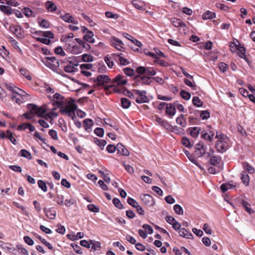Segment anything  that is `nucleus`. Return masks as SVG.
Instances as JSON below:
<instances>
[{
  "mask_svg": "<svg viewBox=\"0 0 255 255\" xmlns=\"http://www.w3.org/2000/svg\"><path fill=\"white\" fill-rule=\"evenodd\" d=\"M53 105H57L61 108L60 111L63 114L70 118L75 122V124L79 127L80 123L77 121L75 112L77 109V106L75 104V101L72 99L69 100L64 99L61 95L56 93L54 95Z\"/></svg>",
  "mask_w": 255,
  "mask_h": 255,
  "instance_id": "1",
  "label": "nucleus"
},
{
  "mask_svg": "<svg viewBox=\"0 0 255 255\" xmlns=\"http://www.w3.org/2000/svg\"><path fill=\"white\" fill-rule=\"evenodd\" d=\"M241 178L242 181V182L246 186L249 185L250 182V179L248 173L246 171H243L241 173Z\"/></svg>",
  "mask_w": 255,
  "mask_h": 255,
  "instance_id": "31",
  "label": "nucleus"
},
{
  "mask_svg": "<svg viewBox=\"0 0 255 255\" xmlns=\"http://www.w3.org/2000/svg\"><path fill=\"white\" fill-rule=\"evenodd\" d=\"M140 197L141 200L146 206L151 207L154 205L153 199L150 195L141 194Z\"/></svg>",
  "mask_w": 255,
  "mask_h": 255,
  "instance_id": "14",
  "label": "nucleus"
},
{
  "mask_svg": "<svg viewBox=\"0 0 255 255\" xmlns=\"http://www.w3.org/2000/svg\"><path fill=\"white\" fill-rule=\"evenodd\" d=\"M54 208H43V212L45 216L49 219H54L56 215V212L53 210Z\"/></svg>",
  "mask_w": 255,
  "mask_h": 255,
  "instance_id": "18",
  "label": "nucleus"
},
{
  "mask_svg": "<svg viewBox=\"0 0 255 255\" xmlns=\"http://www.w3.org/2000/svg\"><path fill=\"white\" fill-rule=\"evenodd\" d=\"M106 16L109 18L117 19L119 15L117 14H114L112 12L107 11L105 13Z\"/></svg>",
  "mask_w": 255,
  "mask_h": 255,
  "instance_id": "63",
  "label": "nucleus"
},
{
  "mask_svg": "<svg viewBox=\"0 0 255 255\" xmlns=\"http://www.w3.org/2000/svg\"><path fill=\"white\" fill-rule=\"evenodd\" d=\"M37 41L42 42V43L48 45L50 44L51 41L49 39H48L45 37H38L36 38Z\"/></svg>",
  "mask_w": 255,
  "mask_h": 255,
  "instance_id": "61",
  "label": "nucleus"
},
{
  "mask_svg": "<svg viewBox=\"0 0 255 255\" xmlns=\"http://www.w3.org/2000/svg\"><path fill=\"white\" fill-rule=\"evenodd\" d=\"M172 23L176 27H184L186 26L185 24L181 20L175 18L172 19Z\"/></svg>",
  "mask_w": 255,
  "mask_h": 255,
  "instance_id": "33",
  "label": "nucleus"
},
{
  "mask_svg": "<svg viewBox=\"0 0 255 255\" xmlns=\"http://www.w3.org/2000/svg\"><path fill=\"white\" fill-rule=\"evenodd\" d=\"M210 163L213 166L221 165L222 158L219 156H212L210 159Z\"/></svg>",
  "mask_w": 255,
  "mask_h": 255,
  "instance_id": "25",
  "label": "nucleus"
},
{
  "mask_svg": "<svg viewBox=\"0 0 255 255\" xmlns=\"http://www.w3.org/2000/svg\"><path fill=\"white\" fill-rule=\"evenodd\" d=\"M81 30L84 33V41L88 42L91 43H93L95 42V39L93 37L94 33L92 31L89 30L85 26H81Z\"/></svg>",
  "mask_w": 255,
  "mask_h": 255,
  "instance_id": "7",
  "label": "nucleus"
},
{
  "mask_svg": "<svg viewBox=\"0 0 255 255\" xmlns=\"http://www.w3.org/2000/svg\"><path fill=\"white\" fill-rule=\"evenodd\" d=\"M10 31L13 33L17 37H21L22 36V30L20 26H11L9 27Z\"/></svg>",
  "mask_w": 255,
  "mask_h": 255,
  "instance_id": "21",
  "label": "nucleus"
},
{
  "mask_svg": "<svg viewBox=\"0 0 255 255\" xmlns=\"http://www.w3.org/2000/svg\"><path fill=\"white\" fill-rule=\"evenodd\" d=\"M20 72L21 74V75L24 76L28 80H31V76L29 75L28 72L26 69H21L20 70Z\"/></svg>",
  "mask_w": 255,
  "mask_h": 255,
  "instance_id": "62",
  "label": "nucleus"
},
{
  "mask_svg": "<svg viewBox=\"0 0 255 255\" xmlns=\"http://www.w3.org/2000/svg\"><path fill=\"white\" fill-rule=\"evenodd\" d=\"M94 133L99 137H103L104 134V130L102 128H97L94 130Z\"/></svg>",
  "mask_w": 255,
  "mask_h": 255,
  "instance_id": "54",
  "label": "nucleus"
},
{
  "mask_svg": "<svg viewBox=\"0 0 255 255\" xmlns=\"http://www.w3.org/2000/svg\"><path fill=\"white\" fill-rule=\"evenodd\" d=\"M57 228L55 229V231L57 233L62 235L65 233L66 229L63 225H62L60 224H58L57 225Z\"/></svg>",
  "mask_w": 255,
  "mask_h": 255,
  "instance_id": "43",
  "label": "nucleus"
},
{
  "mask_svg": "<svg viewBox=\"0 0 255 255\" xmlns=\"http://www.w3.org/2000/svg\"><path fill=\"white\" fill-rule=\"evenodd\" d=\"M60 17L63 20L67 22H72L76 24L78 23V20H75L74 18L69 13H66L64 15H61Z\"/></svg>",
  "mask_w": 255,
  "mask_h": 255,
  "instance_id": "24",
  "label": "nucleus"
},
{
  "mask_svg": "<svg viewBox=\"0 0 255 255\" xmlns=\"http://www.w3.org/2000/svg\"><path fill=\"white\" fill-rule=\"evenodd\" d=\"M90 48L91 46L89 43L81 40V53L88 51Z\"/></svg>",
  "mask_w": 255,
  "mask_h": 255,
  "instance_id": "34",
  "label": "nucleus"
},
{
  "mask_svg": "<svg viewBox=\"0 0 255 255\" xmlns=\"http://www.w3.org/2000/svg\"><path fill=\"white\" fill-rule=\"evenodd\" d=\"M39 24L43 28H48L49 27V22L44 19H39L38 21Z\"/></svg>",
  "mask_w": 255,
  "mask_h": 255,
  "instance_id": "55",
  "label": "nucleus"
},
{
  "mask_svg": "<svg viewBox=\"0 0 255 255\" xmlns=\"http://www.w3.org/2000/svg\"><path fill=\"white\" fill-rule=\"evenodd\" d=\"M215 135V132L213 130L208 129L201 132V137L204 140H208L209 142H212Z\"/></svg>",
  "mask_w": 255,
  "mask_h": 255,
  "instance_id": "10",
  "label": "nucleus"
},
{
  "mask_svg": "<svg viewBox=\"0 0 255 255\" xmlns=\"http://www.w3.org/2000/svg\"><path fill=\"white\" fill-rule=\"evenodd\" d=\"M215 138L218 139L215 144V147L218 151L221 153L225 152L229 147V138L225 134L217 131Z\"/></svg>",
  "mask_w": 255,
  "mask_h": 255,
  "instance_id": "2",
  "label": "nucleus"
},
{
  "mask_svg": "<svg viewBox=\"0 0 255 255\" xmlns=\"http://www.w3.org/2000/svg\"><path fill=\"white\" fill-rule=\"evenodd\" d=\"M20 153L21 156L25 157L27 159H31L32 155L30 153L25 149H22L20 151Z\"/></svg>",
  "mask_w": 255,
  "mask_h": 255,
  "instance_id": "47",
  "label": "nucleus"
},
{
  "mask_svg": "<svg viewBox=\"0 0 255 255\" xmlns=\"http://www.w3.org/2000/svg\"><path fill=\"white\" fill-rule=\"evenodd\" d=\"M110 79L109 77L106 75H101L98 76L97 78L94 80L95 82H98L99 85H103L106 83H108Z\"/></svg>",
  "mask_w": 255,
  "mask_h": 255,
  "instance_id": "17",
  "label": "nucleus"
},
{
  "mask_svg": "<svg viewBox=\"0 0 255 255\" xmlns=\"http://www.w3.org/2000/svg\"><path fill=\"white\" fill-rule=\"evenodd\" d=\"M127 202L132 207H138L137 202L134 199L130 197L128 198Z\"/></svg>",
  "mask_w": 255,
  "mask_h": 255,
  "instance_id": "56",
  "label": "nucleus"
},
{
  "mask_svg": "<svg viewBox=\"0 0 255 255\" xmlns=\"http://www.w3.org/2000/svg\"><path fill=\"white\" fill-rule=\"evenodd\" d=\"M155 121L160 126L163 127L165 128H167L170 126L167 121L161 119L159 117L156 116L155 118Z\"/></svg>",
  "mask_w": 255,
  "mask_h": 255,
  "instance_id": "29",
  "label": "nucleus"
},
{
  "mask_svg": "<svg viewBox=\"0 0 255 255\" xmlns=\"http://www.w3.org/2000/svg\"><path fill=\"white\" fill-rule=\"evenodd\" d=\"M111 45L116 48L117 50L123 51L124 49V48L123 47L124 43L119 38L116 37H112V39L111 40Z\"/></svg>",
  "mask_w": 255,
  "mask_h": 255,
  "instance_id": "11",
  "label": "nucleus"
},
{
  "mask_svg": "<svg viewBox=\"0 0 255 255\" xmlns=\"http://www.w3.org/2000/svg\"><path fill=\"white\" fill-rule=\"evenodd\" d=\"M67 44V48L69 51L73 54H78L79 52V45L80 44V39L75 38L72 40L65 42Z\"/></svg>",
  "mask_w": 255,
  "mask_h": 255,
  "instance_id": "5",
  "label": "nucleus"
},
{
  "mask_svg": "<svg viewBox=\"0 0 255 255\" xmlns=\"http://www.w3.org/2000/svg\"><path fill=\"white\" fill-rule=\"evenodd\" d=\"M166 113L169 116H173L176 113L175 106L174 104L171 103L167 104Z\"/></svg>",
  "mask_w": 255,
  "mask_h": 255,
  "instance_id": "22",
  "label": "nucleus"
},
{
  "mask_svg": "<svg viewBox=\"0 0 255 255\" xmlns=\"http://www.w3.org/2000/svg\"><path fill=\"white\" fill-rule=\"evenodd\" d=\"M27 108L30 113H26L24 114V117L27 119H31L32 118V114H35L38 117H43L46 113V110L43 107H39L34 104H28Z\"/></svg>",
  "mask_w": 255,
  "mask_h": 255,
  "instance_id": "3",
  "label": "nucleus"
},
{
  "mask_svg": "<svg viewBox=\"0 0 255 255\" xmlns=\"http://www.w3.org/2000/svg\"><path fill=\"white\" fill-rule=\"evenodd\" d=\"M179 234L181 237L186 239H192L193 238V235L184 228L179 230Z\"/></svg>",
  "mask_w": 255,
  "mask_h": 255,
  "instance_id": "28",
  "label": "nucleus"
},
{
  "mask_svg": "<svg viewBox=\"0 0 255 255\" xmlns=\"http://www.w3.org/2000/svg\"><path fill=\"white\" fill-rule=\"evenodd\" d=\"M5 87L7 90H9L10 91H12V93H18L17 90L19 89L17 87H14L11 84H5Z\"/></svg>",
  "mask_w": 255,
  "mask_h": 255,
  "instance_id": "50",
  "label": "nucleus"
},
{
  "mask_svg": "<svg viewBox=\"0 0 255 255\" xmlns=\"http://www.w3.org/2000/svg\"><path fill=\"white\" fill-rule=\"evenodd\" d=\"M114 83L118 85H125L127 84V80L123 79V76L121 75H118L113 80Z\"/></svg>",
  "mask_w": 255,
  "mask_h": 255,
  "instance_id": "26",
  "label": "nucleus"
},
{
  "mask_svg": "<svg viewBox=\"0 0 255 255\" xmlns=\"http://www.w3.org/2000/svg\"><path fill=\"white\" fill-rule=\"evenodd\" d=\"M81 61L83 62H91L93 61V57L88 54H83L81 57Z\"/></svg>",
  "mask_w": 255,
  "mask_h": 255,
  "instance_id": "45",
  "label": "nucleus"
},
{
  "mask_svg": "<svg viewBox=\"0 0 255 255\" xmlns=\"http://www.w3.org/2000/svg\"><path fill=\"white\" fill-rule=\"evenodd\" d=\"M0 10L7 15H10L12 13V9L8 6L0 5Z\"/></svg>",
  "mask_w": 255,
  "mask_h": 255,
  "instance_id": "35",
  "label": "nucleus"
},
{
  "mask_svg": "<svg viewBox=\"0 0 255 255\" xmlns=\"http://www.w3.org/2000/svg\"><path fill=\"white\" fill-rule=\"evenodd\" d=\"M243 166L245 169L248 171L249 173H253L255 172L254 168L251 166L248 162H243Z\"/></svg>",
  "mask_w": 255,
  "mask_h": 255,
  "instance_id": "46",
  "label": "nucleus"
},
{
  "mask_svg": "<svg viewBox=\"0 0 255 255\" xmlns=\"http://www.w3.org/2000/svg\"><path fill=\"white\" fill-rule=\"evenodd\" d=\"M136 72L139 75L145 74L148 76H154L156 74V72L153 67L140 66L136 68Z\"/></svg>",
  "mask_w": 255,
  "mask_h": 255,
  "instance_id": "6",
  "label": "nucleus"
},
{
  "mask_svg": "<svg viewBox=\"0 0 255 255\" xmlns=\"http://www.w3.org/2000/svg\"><path fill=\"white\" fill-rule=\"evenodd\" d=\"M41 61L44 65L53 71H56L60 66L59 60L54 57H45Z\"/></svg>",
  "mask_w": 255,
  "mask_h": 255,
  "instance_id": "4",
  "label": "nucleus"
},
{
  "mask_svg": "<svg viewBox=\"0 0 255 255\" xmlns=\"http://www.w3.org/2000/svg\"><path fill=\"white\" fill-rule=\"evenodd\" d=\"M38 185L39 187L41 188L42 191H43L44 192L47 191V188L45 183L43 181L41 180H39L38 181Z\"/></svg>",
  "mask_w": 255,
  "mask_h": 255,
  "instance_id": "58",
  "label": "nucleus"
},
{
  "mask_svg": "<svg viewBox=\"0 0 255 255\" xmlns=\"http://www.w3.org/2000/svg\"><path fill=\"white\" fill-rule=\"evenodd\" d=\"M94 142L98 145L101 149H103L104 146L107 144V142L105 140L100 139L98 138H94Z\"/></svg>",
  "mask_w": 255,
  "mask_h": 255,
  "instance_id": "36",
  "label": "nucleus"
},
{
  "mask_svg": "<svg viewBox=\"0 0 255 255\" xmlns=\"http://www.w3.org/2000/svg\"><path fill=\"white\" fill-rule=\"evenodd\" d=\"M0 2L2 4H6L8 5L16 6L18 3L15 0H0Z\"/></svg>",
  "mask_w": 255,
  "mask_h": 255,
  "instance_id": "38",
  "label": "nucleus"
},
{
  "mask_svg": "<svg viewBox=\"0 0 255 255\" xmlns=\"http://www.w3.org/2000/svg\"><path fill=\"white\" fill-rule=\"evenodd\" d=\"M23 240L24 242L29 246H32L34 244L33 240L29 236H24L23 238Z\"/></svg>",
  "mask_w": 255,
  "mask_h": 255,
  "instance_id": "40",
  "label": "nucleus"
},
{
  "mask_svg": "<svg viewBox=\"0 0 255 255\" xmlns=\"http://www.w3.org/2000/svg\"><path fill=\"white\" fill-rule=\"evenodd\" d=\"M7 138H8L12 143L16 144L17 143V141L16 139L13 137L12 132L9 130H7Z\"/></svg>",
  "mask_w": 255,
  "mask_h": 255,
  "instance_id": "59",
  "label": "nucleus"
},
{
  "mask_svg": "<svg viewBox=\"0 0 255 255\" xmlns=\"http://www.w3.org/2000/svg\"><path fill=\"white\" fill-rule=\"evenodd\" d=\"M193 104L197 107H201L202 106L203 102L198 97H194L192 99Z\"/></svg>",
  "mask_w": 255,
  "mask_h": 255,
  "instance_id": "39",
  "label": "nucleus"
},
{
  "mask_svg": "<svg viewBox=\"0 0 255 255\" xmlns=\"http://www.w3.org/2000/svg\"><path fill=\"white\" fill-rule=\"evenodd\" d=\"M123 70L125 74L128 76H131L134 74V70L130 68H125Z\"/></svg>",
  "mask_w": 255,
  "mask_h": 255,
  "instance_id": "60",
  "label": "nucleus"
},
{
  "mask_svg": "<svg viewBox=\"0 0 255 255\" xmlns=\"http://www.w3.org/2000/svg\"><path fill=\"white\" fill-rule=\"evenodd\" d=\"M188 130L192 137L197 138L201 131V128L199 127H192L189 128Z\"/></svg>",
  "mask_w": 255,
  "mask_h": 255,
  "instance_id": "23",
  "label": "nucleus"
},
{
  "mask_svg": "<svg viewBox=\"0 0 255 255\" xmlns=\"http://www.w3.org/2000/svg\"><path fill=\"white\" fill-rule=\"evenodd\" d=\"M122 53L116 54L114 53L112 54L113 59L119 64L122 65H127L129 64V61L126 58H124L123 56Z\"/></svg>",
  "mask_w": 255,
  "mask_h": 255,
  "instance_id": "13",
  "label": "nucleus"
},
{
  "mask_svg": "<svg viewBox=\"0 0 255 255\" xmlns=\"http://www.w3.org/2000/svg\"><path fill=\"white\" fill-rule=\"evenodd\" d=\"M121 105L123 108L128 109L130 107L131 103L128 99L126 98H121Z\"/></svg>",
  "mask_w": 255,
  "mask_h": 255,
  "instance_id": "37",
  "label": "nucleus"
},
{
  "mask_svg": "<svg viewBox=\"0 0 255 255\" xmlns=\"http://www.w3.org/2000/svg\"><path fill=\"white\" fill-rule=\"evenodd\" d=\"M93 125V122L92 119H87L83 121V127L85 130L88 132L92 131V127Z\"/></svg>",
  "mask_w": 255,
  "mask_h": 255,
  "instance_id": "19",
  "label": "nucleus"
},
{
  "mask_svg": "<svg viewBox=\"0 0 255 255\" xmlns=\"http://www.w3.org/2000/svg\"><path fill=\"white\" fill-rule=\"evenodd\" d=\"M132 5L137 9L140 10H144L145 7L144 2L138 0H134L132 1Z\"/></svg>",
  "mask_w": 255,
  "mask_h": 255,
  "instance_id": "27",
  "label": "nucleus"
},
{
  "mask_svg": "<svg viewBox=\"0 0 255 255\" xmlns=\"http://www.w3.org/2000/svg\"><path fill=\"white\" fill-rule=\"evenodd\" d=\"M133 92L137 96L135 100L137 103L141 104L147 102L148 99L146 96V91L133 90Z\"/></svg>",
  "mask_w": 255,
  "mask_h": 255,
  "instance_id": "8",
  "label": "nucleus"
},
{
  "mask_svg": "<svg viewBox=\"0 0 255 255\" xmlns=\"http://www.w3.org/2000/svg\"><path fill=\"white\" fill-rule=\"evenodd\" d=\"M200 117L203 120L207 119L210 117V113L207 111H202L200 113Z\"/></svg>",
  "mask_w": 255,
  "mask_h": 255,
  "instance_id": "64",
  "label": "nucleus"
},
{
  "mask_svg": "<svg viewBox=\"0 0 255 255\" xmlns=\"http://www.w3.org/2000/svg\"><path fill=\"white\" fill-rule=\"evenodd\" d=\"M234 186L231 184H223L221 185L220 188L222 192H224L227 191L230 189H232Z\"/></svg>",
  "mask_w": 255,
  "mask_h": 255,
  "instance_id": "51",
  "label": "nucleus"
},
{
  "mask_svg": "<svg viewBox=\"0 0 255 255\" xmlns=\"http://www.w3.org/2000/svg\"><path fill=\"white\" fill-rule=\"evenodd\" d=\"M17 91L18 93H13V95H12L11 99L15 103L20 104L22 102V97L24 96V94H25V92L20 89Z\"/></svg>",
  "mask_w": 255,
  "mask_h": 255,
  "instance_id": "16",
  "label": "nucleus"
},
{
  "mask_svg": "<svg viewBox=\"0 0 255 255\" xmlns=\"http://www.w3.org/2000/svg\"><path fill=\"white\" fill-rule=\"evenodd\" d=\"M57 114L54 112H50L47 114H44L43 117H44L46 120L48 119L52 120L53 118L57 117Z\"/></svg>",
  "mask_w": 255,
  "mask_h": 255,
  "instance_id": "49",
  "label": "nucleus"
},
{
  "mask_svg": "<svg viewBox=\"0 0 255 255\" xmlns=\"http://www.w3.org/2000/svg\"><path fill=\"white\" fill-rule=\"evenodd\" d=\"M180 95L182 97V98L186 100H188L191 98L190 94L189 92H186L184 90H182L180 92Z\"/></svg>",
  "mask_w": 255,
  "mask_h": 255,
  "instance_id": "57",
  "label": "nucleus"
},
{
  "mask_svg": "<svg viewBox=\"0 0 255 255\" xmlns=\"http://www.w3.org/2000/svg\"><path fill=\"white\" fill-rule=\"evenodd\" d=\"M181 142L182 144L187 147L190 148L192 146V144H191L189 139L186 137H182Z\"/></svg>",
  "mask_w": 255,
  "mask_h": 255,
  "instance_id": "52",
  "label": "nucleus"
},
{
  "mask_svg": "<svg viewBox=\"0 0 255 255\" xmlns=\"http://www.w3.org/2000/svg\"><path fill=\"white\" fill-rule=\"evenodd\" d=\"M206 149L207 146H205L203 142H199L195 145L196 155L199 157H202L203 155L206 154Z\"/></svg>",
  "mask_w": 255,
  "mask_h": 255,
  "instance_id": "12",
  "label": "nucleus"
},
{
  "mask_svg": "<svg viewBox=\"0 0 255 255\" xmlns=\"http://www.w3.org/2000/svg\"><path fill=\"white\" fill-rule=\"evenodd\" d=\"M135 79L137 86L149 85L152 82L151 78L147 76H136Z\"/></svg>",
  "mask_w": 255,
  "mask_h": 255,
  "instance_id": "9",
  "label": "nucleus"
},
{
  "mask_svg": "<svg viewBox=\"0 0 255 255\" xmlns=\"http://www.w3.org/2000/svg\"><path fill=\"white\" fill-rule=\"evenodd\" d=\"M238 54H239V56L245 59V60L248 63H249L250 61L246 57V50L245 48L244 47H239L237 48Z\"/></svg>",
  "mask_w": 255,
  "mask_h": 255,
  "instance_id": "32",
  "label": "nucleus"
},
{
  "mask_svg": "<svg viewBox=\"0 0 255 255\" xmlns=\"http://www.w3.org/2000/svg\"><path fill=\"white\" fill-rule=\"evenodd\" d=\"M16 248L18 251H20V252L21 254H23L24 255H29L28 250L27 249H26L25 248H24L23 247V245L22 244H16Z\"/></svg>",
  "mask_w": 255,
  "mask_h": 255,
  "instance_id": "41",
  "label": "nucleus"
},
{
  "mask_svg": "<svg viewBox=\"0 0 255 255\" xmlns=\"http://www.w3.org/2000/svg\"><path fill=\"white\" fill-rule=\"evenodd\" d=\"M46 5L47 7V9L49 11H55L56 9V6L55 5V4L51 1H48L46 3Z\"/></svg>",
  "mask_w": 255,
  "mask_h": 255,
  "instance_id": "44",
  "label": "nucleus"
},
{
  "mask_svg": "<svg viewBox=\"0 0 255 255\" xmlns=\"http://www.w3.org/2000/svg\"><path fill=\"white\" fill-rule=\"evenodd\" d=\"M117 150L118 152L124 156H128L129 154V151L125 146L121 143H119L117 145Z\"/></svg>",
  "mask_w": 255,
  "mask_h": 255,
  "instance_id": "20",
  "label": "nucleus"
},
{
  "mask_svg": "<svg viewBox=\"0 0 255 255\" xmlns=\"http://www.w3.org/2000/svg\"><path fill=\"white\" fill-rule=\"evenodd\" d=\"M39 229L42 232L46 234H51L52 233V231L50 229L45 227L43 225H40L39 226Z\"/></svg>",
  "mask_w": 255,
  "mask_h": 255,
  "instance_id": "53",
  "label": "nucleus"
},
{
  "mask_svg": "<svg viewBox=\"0 0 255 255\" xmlns=\"http://www.w3.org/2000/svg\"><path fill=\"white\" fill-rule=\"evenodd\" d=\"M184 82L187 86L190 87L191 88H192L193 90H196L197 86L194 81L192 82L190 80L185 79L184 80Z\"/></svg>",
  "mask_w": 255,
  "mask_h": 255,
  "instance_id": "48",
  "label": "nucleus"
},
{
  "mask_svg": "<svg viewBox=\"0 0 255 255\" xmlns=\"http://www.w3.org/2000/svg\"><path fill=\"white\" fill-rule=\"evenodd\" d=\"M77 62L70 61L67 64L64 65L63 68L65 72L68 73L75 72L78 70L77 68L78 66Z\"/></svg>",
  "mask_w": 255,
  "mask_h": 255,
  "instance_id": "15",
  "label": "nucleus"
},
{
  "mask_svg": "<svg viewBox=\"0 0 255 255\" xmlns=\"http://www.w3.org/2000/svg\"><path fill=\"white\" fill-rule=\"evenodd\" d=\"M216 17V13L210 10L206 11L202 15V18L205 20L213 19Z\"/></svg>",
  "mask_w": 255,
  "mask_h": 255,
  "instance_id": "30",
  "label": "nucleus"
},
{
  "mask_svg": "<svg viewBox=\"0 0 255 255\" xmlns=\"http://www.w3.org/2000/svg\"><path fill=\"white\" fill-rule=\"evenodd\" d=\"M176 123L177 124L180 125L183 128L185 127L186 126V122L183 118L182 115L176 119Z\"/></svg>",
  "mask_w": 255,
  "mask_h": 255,
  "instance_id": "42",
  "label": "nucleus"
}]
</instances>
